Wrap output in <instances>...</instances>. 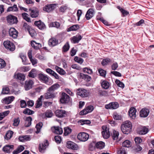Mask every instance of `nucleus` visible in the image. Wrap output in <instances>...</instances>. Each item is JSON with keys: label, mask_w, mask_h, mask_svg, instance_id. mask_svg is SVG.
<instances>
[{"label": "nucleus", "mask_w": 154, "mask_h": 154, "mask_svg": "<svg viewBox=\"0 0 154 154\" xmlns=\"http://www.w3.org/2000/svg\"><path fill=\"white\" fill-rule=\"evenodd\" d=\"M60 87V85L57 83L52 85L47 90V92L44 95V97L46 99L54 98L56 97V94L54 91Z\"/></svg>", "instance_id": "nucleus-1"}, {"label": "nucleus", "mask_w": 154, "mask_h": 154, "mask_svg": "<svg viewBox=\"0 0 154 154\" xmlns=\"http://www.w3.org/2000/svg\"><path fill=\"white\" fill-rule=\"evenodd\" d=\"M59 102L60 103L68 104L72 102V99L70 97L64 92H62L60 96Z\"/></svg>", "instance_id": "nucleus-2"}, {"label": "nucleus", "mask_w": 154, "mask_h": 154, "mask_svg": "<svg viewBox=\"0 0 154 154\" xmlns=\"http://www.w3.org/2000/svg\"><path fill=\"white\" fill-rule=\"evenodd\" d=\"M77 137L80 141L85 142L88 139L89 135L85 132H81L78 134Z\"/></svg>", "instance_id": "nucleus-3"}, {"label": "nucleus", "mask_w": 154, "mask_h": 154, "mask_svg": "<svg viewBox=\"0 0 154 154\" xmlns=\"http://www.w3.org/2000/svg\"><path fill=\"white\" fill-rule=\"evenodd\" d=\"M102 129L103 130L101 132L102 135L104 139H107L110 136L109 128H108L106 126L103 125L102 127Z\"/></svg>", "instance_id": "nucleus-4"}, {"label": "nucleus", "mask_w": 154, "mask_h": 154, "mask_svg": "<svg viewBox=\"0 0 154 154\" xmlns=\"http://www.w3.org/2000/svg\"><path fill=\"white\" fill-rule=\"evenodd\" d=\"M5 48L11 51H14L15 48V45L14 43L9 41H5L3 43Z\"/></svg>", "instance_id": "nucleus-5"}, {"label": "nucleus", "mask_w": 154, "mask_h": 154, "mask_svg": "<svg viewBox=\"0 0 154 154\" xmlns=\"http://www.w3.org/2000/svg\"><path fill=\"white\" fill-rule=\"evenodd\" d=\"M6 19L7 22L11 25L16 24L18 22L17 17L11 15L7 16Z\"/></svg>", "instance_id": "nucleus-6"}, {"label": "nucleus", "mask_w": 154, "mask_h": 154, "mask_svg": "<svg viewBox=\"0 0 154 154\" xmlns=\"http://www.w3.org/2000/svg\"><path fill=\"white\" fill-rule=\"evenodd\" d=\"M57 5L56 4H47L43 8V10L48 13H49L54 10L56 7Z\"/></svg>", "instance_id": "nucleus-7"}, {"label": "nucleus", "mask_w": 154, "mask_h": 154, "mask_svg": "<svg viewBox=\"0 0 154 154\" xmlns=\"http://www.w3.org/2000/svg\"><path fill=\"white\" fill-rule=\"evenodd\" d=\"M119 106V103L116 102H113L106 105L105 108L106 109H115L118 108Z\"/></svg>", "instance_id": "nucleus-8"}, {"label": "nucleus", "mask_w": 154, "mask_h": 154, "mask_svg": "<svg viewBox=\"0 0 154 154\" xmlns=\"http://www.w3.org/2000/svg\"><path fill=\"white\" fill-rule=\"evenodd\" d=\"M76 94L82 97H86L88 96L87 90L84 88H80L77 89Z\"/></svg>", "instance_id": "nucleus-9"}, {"label": "nucleus", "mask_w": 154, "mask_h": 154, "mask_svg": "<svg viewBox=\"0 0 154 154\" xmlns=\"http://www.w3.org/2000/svg\"><path fill=\"white\" fill-rule=\"evenodd\" d=\"M136 112L137 110L134 107L132 106L130 108L128 112V114L131 119H135L136 117Z\"/></svg>", "instance_id": "nucleus-10"}, {"label": "nucleus", "mask_w": 154, "mask_h": 154, "mask_svg": "<svg viewBox=\"0 0 154 154\" xmlns=\"http://www.w3.org/2000/svg\"><path fill=\"white\" fill-rule=\"evenodd\" d=\"M56 116L59 118H63L67 116L66 112L63 109L56 110L54 112Z\"/></svg>", "instance_id": "nucleus-11"}, {"label": "nucleus", "mask_w": 154, "mask_h": 154, "mask_svg": "<svg viewBox=\"0 0 154 154\" xmlns=\"http://www.w3.org/2000/svg\"><path fill=\"white\" fill-rule=\"evenodd\" d=\"M66 147L69 149L73 150H76L79 148L77 144L71 141H68L66 142Z\"/></svg>", "instance_id": "nucleus-12"}, {"label": "nucleus", "mask_w": 154, "mask_h": 154, "mask_svg": "<svg viewBox=\"0 0 154 154\" xmlns=\"http://www.w3.org/2000/svg\"><path fill=\"white\" fill-rule=\"evenodd\" d=\"M45 142L42 144H39V152L44 153L46 149V147L49 145V143L48 140H45Z\"/></svg>", "instance_id": "nucleus-13"}, {"label": "nucleus", "mask_w": 154, "mask_h": 154, "mask_svg": "<svg viewBox=\"0 0 154 154\" xmlns=\"http://www.w3.org/2000/svg\"><path fill=\"white\" fill-rule=\"evenodd\" d=\"M149 112V111L146 107L142 108L140 112V116L141 118H146L147 117Z\"/></svg>", "instance_id": "nucleus-14"}, {"label": "nucleus", "mask_w": 154, "mask_h": 154, "mask_svg": "<svg viewBox=\"0 0 154 154\" xmlns=\"http://www.w3.org/2000/svg\"><path fill=\"white\" fill-rule=\"evenodd\" d=\"M59 44L58 40L54 37L50 38L48 42V44L50 47H54Z\"/></svg>", "instance_id": "nucleus-15"}, {"label": "nucleus", "mask_w": 154, "mask_h": 154, "mask_svg": "<svg viewBox=\"0 0 154 154\" xmlns=\"http://www.w3.org/2000/svg\"><path fill=\"white\" fill-rule=\"evenodd\" d=\"M9 34L10 36L16 38L18 36V32L14 28H11L9 30Z\"/></svg>", "instance_id": "nucleus-16"}, {"label": "nucleus", "mask_w": 154, "mask_h": 154, "mask_svg": "<svg viewBox=\"0 0 154 154\" xmlns=\"http://www.w3.org/2000/svg\"><path fill=\"white\" fill-rule=\"evenodd\" d=\"M94 14V10L92 8H90L87 11L85 17L87 20H88L91 19Z\"/></svg>", "instance_id": "nucleus-17"}, {"label": "nucleus", "mask_w": 154, "mask_h": 154, "mask_svg": "<svg viewBox=\"0 0 154 154\" xmlns=\"http://www.w3.org/2000/svg\"><path fill=\"white\" fill-rule=\"evenodd\" d=\"M14 149V146L13 145H7L3 147V150L5 152L10 153Z\"/></svg>", "instance_id": "nucleus-18"}, {"label": "nucleus", "mask_w": 154, "mask_h": 154, "mask_svg": "<svg viewBox=\"0 0 154 154\" xmlns=\"http://www.w3.org/2000/svg\"><path fill=\"white\" fill-rule=\"evenodd\" d=\"M14 99V97L11 96L5 97L2 100V102L3 103L6 104H9L11 103Z\"/></svg>", "instance_id": "nucleus-19"}, {"label": "nucleus", "mask_w": 154, "mask_h": 154, "mask_svg": "<svg viewBox=\"0 0 154 154\" xmlns=\"http://www.w3.org/2000/svg\"><path fill=\"white\" fill-rule=\"evenodd\" d=\"M33 84V82L31 80L26 81L24 85L25 90L26 91H28L32 88Z\"/></svg>", "instance_id": "nucleus-20"}, {"label": "nucleus", "mask_w": 154, "mask_h": 154, "mask_svg": "<svg viewBox=\"0 0 154 154\" xmlns=\"http://www.w3.org/2000/svg\"><path fill=\"white\" fill-rule=\"evenodd\" d=\"M39 80L44 83H48L49 78L46 75L42 73H39Z\"/></svg>", "instance_id": "nucleus-21"}, {"label": "nucleus", "mask_w": 154, "mask_h": 154, "mask_svg": "<svg viewBox=\"0 0 154 154\" xmlns=\"http://www.w3.org/2000/svg\"><path fill=\"white\" fill-rule=\"evenodd\" d=\"M82 38V36L80 35L77 37V35L71 38V42L73 43H77Z\"/></svg>", "instance_id": "nucleus-22"}, {"label": "nucleus", "mask_w": 154, "mask_h": 154, "mask_svg": "<svg viewBox=\"0 0 154 154\" xmlns=\"http://www.w3.org/2000/svg\"><path fill=\"white\" fill-rule=\"evenodd\" d=\"M122 147L129 148L132 146V143L128 140H125L122 143Z\"/></svg>", "instance_id": "nucleus-23"}, {"label": "nucleus", "mask_w": 154, "mask_h": 154, "mask_svg": "<svg viewBox=\"0 0 154 154\" xmlns=\"http://www.w3.org/2000/svg\"><path fill=\"white\" fill-rule=\"evenodd\" d=\"M18 139L20 142H24L25 141L30 140V138L29 135H21L19 136Z\"/></svg>", "instance_id": "nucleus-24"}, {"label": "nucleus", "mask_w": 154, "mask_h": 154, "mask_svg": "<svg viewBox=\"0 0 154 154\" xmlns=\"http://www.w3.org/2000/svg\"><path fill=\"white\" fill-rule=\"evenodd\" d=\"M124 126L127 128L128 130L127 131H128L130 129H132V125L131 122L130 121H126L121 125V126L124 127Z\"/></svg>", "instance_id": "nucleus-25"}, {"label": "nucleus", "mask_w": 154, "mask_h": 154, "mask_svg": "<svg viewBox=\"0 0 154 154\" xmlns=\"http://www.w3.org/2000/svg\"><path fill=\"white\" fill-rule=\"evenodd\" d=\"M25 127H28L30 126L31 124L32 118L30 116H28L25 118Z\"/></svg>", "instance_id": "nucleus-26"}, {"label": "nucleus", "mask_w": 154, "mask_h": 154, "mask_svg": "<svg viewBox=\"0 0 154 154\" xmlns=\"http://www.w3.org/2000/svg\"><path fill=\"white\" fill-rule=\"evenodd\" d=\"M96 148L100 149H103L105 146V143L102 141H100L96 142Z\"/></svg>", "instance_id": "nucleus-27"}, {"label": "nucleus", "mask_w": 154, "mask_h": 154, "mask_svg": "<svg viewBox=\"0 0 154 154\" xmlns=\"http://www.w3.org/2000/svg\"><path fill=\"white\" fill-rule=\"evenodd\" d=\"M80 28L78 24L73 25L67 29V31L70 32L71 31H76Z\"/></svg>", "instance_id": "nucleus-28"}, {"label": "nucleus", "mask_w": 154, "mask_h": 154, "mask_svg": "<svg viewBox=\"0 0 154 154\" xmlns=\"http://www.w3.org/2000/svg\"><path fill=\"white\" fill-rule=\"evenodd\" d=\"M149 131L148 129L146 127L144 126L138 131V133L140 135H144L147 134Z\"/></svg>", "instance_id": "nucleus-29"}, {"label": "nucleus", "mask_w": 154, "mask_h": 154, "mask_svg": "<svg viewBox=\"0 0 154 154\" xmlns=\"http://www.w3.org/2000/svg\"><path fill=\"white\" fill-rule=\"evenodd\" d=\"M96 141H93L88 146V149L89 151H92L94 150L96 147Z\"/></svg>", "instance_id": "nucleus-30"}, {"label": "nucleus", "mask_w": 154, "mask_h": 154, "mask_svg": "<svg viewBox=\"0 0 154 154\" xmlns=\"http://www.w3.org/2000/svg\"><path fill=\"white\" fill-rule=\"evenodd\" d=\"M24 147L22 145L19 146L17 149L14 150L13 152V154H18L24 149Z\"/></svg>", "instance_id": "nucleus-31"}, {"label": "nucleus", "mask_w": 154, "mask_h": 154, "mask_svg": "<svg viewBox=\"0 0 154 154\" xmlns=\"http://www.w3.org/2000/svg\"><path fill=\"white\" fill-rule=\"evenodd\" d=\"M54 129L55 130L54 133L57 134L61 135L63 132V129L61 128H60L59 126H55L53 127Z\"/></svg>", "instance_id": "nucleus-32"}, {"label": "nucleus", "mask_w": 154, "mask_h": 154, "mask_svg": "<svg viewBox=\"0 0 154 154\" xmlns=\"http://www.w3.org/2000/svg\"><path fill=\"white\" fill-rule=\"evenodd\" d=\"M70 48L69 42H67L62 48V51L63 53H66L68 51Z\"/></svg>", "instance_id": "nucleus-33"}, {"label": "nucleus", "mask_w": 154, "mask_h": 154, "mask_svg": "<svg viewBox=\"0 0 154 154\" xmlns=\"http://www.w3.org/2000/svg\"><path fill=\"white\" fill-rule=\"evenodd\" d=\"M53 113L51 110H48L45 112V114H43L42 116H46L48 118L51 117L53 115Z\"/></svg>", "instance_id": "nucleus-34"}, {"label": "nucleus", "mask_w": 154, "mask_h": 154, "mask_svg": "<svg viewBox=\"0 0 154 154\" xmlns=\"http://www.w3.org/2000/svg\"><path fill=\"white\" fill-rule=\"evenodd\" d=\"M101 86L102 88L104 89H108L109 86V83L107 81L103 80L101 83Z\"/></svg>", "instance_id": "nucleus-35"}, {"label": "nucleus", "mask_w": 154, "mask_h": 154, "mask_svg": "<svg viewBox=\"0 0 154 154\" xmlns=\"http://www.w3.org/2000/svg\"><path fill=\"white\" fill-rule=\"evenodd\" d=\"M111 61V59L109 58H106L103 59L101 62V65L103 66H105L107 65L109 63H110Z\"/></svg>", "instance_id": "nucleus-36"}, {"label": "nucleus", "mask_w": 154, "mask_h": 154, "mask_svg": "<svg viewBox=\"0 0 154 154\" xmlns=\"http://www.w3.org/2000/svg\"><path fill=\"white\" fill-rule=\"evenodd\" d=\"M55 68L57 72L60 74L61 75H64L66 74V72L64 70L59 66H56L55 67Z\"/></svg>", "instance_id": "nucleus-37"}, {"label": "nucleus", "mask_w": 154, "mask_h": 154, "mask_svg": "<svg viewBox=\"0 0 154 154\" xmlns=\"http://www.w3.org/2000/svg\"><path fill=\"white\" fill-rule=\"evenodd\" d=\"M14 132L11 131H8L6 134L5 138V139L8 140L12 137Z\"/></svg>", "instance_id": "nucleus-38"}, {"label": "nucleus", "mask_w": 154, "mask_h": 154, "mask_svg": "<svg viewBox=\"0 0 154 154\" xmlns=\"http://www.w3.org/2000/svg\"><path fill=\"white\" fill-rule=\"evenodd\" d=\"M60 24L59 22H51L49 24V26L50 27H55L57 28H58L60 26Z\"/></svg>", "instance_id": "nucleus-39"}, {"label": "nucleus", "mask_w": 154, "mask_h": 154, "mask_svg": "<svg viewBox=\"0 0 154 154\" xmlns=\"http://www.w3.org/2000/svg\"><path fill=\"white\" fill-rule=\"evenodd\" d=\"M127 149L122 147H120L119 150H117V154H127Z\"/></svg>", "instance_id": "nucleus-40"}, {"label": "nucleus", "mask_w": 154, "mask_h": 154, "mask_svg": "<svg viewBox=\"0 0 154 154\" xmlns=\"http://www.w3.org/2000/svg\"><path fill=\"white\" fill-rule=\"evenodd\" d=\"M20 57L21 59L22 62L24 65H28L30 64L28 62L26 56L23 54H21L20 55Z\"/></svg>", "instance_id": "nucleus-41"}, {"label": "nucleus", "mask_w": 154, "mask_h": 154, "mask_svg": "<svg viewBox=\"0 0 154 154\" xmlns=\"http://www.w3.org/2000/svg\"><path fill=\"white\" fill-rule=\"evenodd\" d=\"M64 130L63 134L65 136L68 135L72 131V129L69 127L64 128Z\"/></svg>", "instance_id": "nucleus-42"}, {"label": "nucleus", "mask_w": 154, "mask_h": 154, "mask_svg": "<svg viewBox=\"0 0 154 154\" xmlns=\"http://www.w3.org/2000/svg\"><path fill=\"white\" fill-rule=\"evenodd\" d=\"M112 116L114 120H120L122 119V117L121 115H119L116 112L113 113Z\"/></svg>", "instance_id": "nucleus-43"}, {"label": "nucleus", "mask_w": 154, "mask_h": 154, "mask_svg": "<svg viewBox=\"0 0 154 154\" xmlns=\"http://www.w3.org/2000/svg\"><path fill=\"white\" fill-rule=\"evenodd\" d=\"M121 128L122 132L125 134H128L130 133L132 131V129H130L129 130V132L127 131L128 130L127 128H126L125 126H124V127L121 126Z\"/></svg>", "instance_id": "nucleus-44"}, {"label": "nucleus", "mask_w": 154, "mask_h": 154, "mask_svg": "<svg viewBox=\"0 0 154 154\" xmlns=\"http://www.w3.org/2000/svg\"><path fill=\"white\" fill-rule=\"evenodd\" d=\"M115 82L118 87L121 88L122 89L125 87L124 84L119 80L116 79L115 81Z\"/></svg>", "instance_id": "nucleus-45"}, {"label": "nucleus", "mask_w": 154, "mask_h": 154, "mask_svg": "<svg viewBox=\"0 0 154 154\" xmlns=\"http://www.w3.org/2000/svg\"><path fill=\"white\" fill-rule=\"evenodd\" d=\"M98 72L100 76L104 77H105L106 73V70L102 68H100L98 69Z\"/></svg>", "instance_id": "nucleus-46"}, {"label": "nucleus", "mask_w": 154, "mask_h": 154, "mask_svg": "<svg viewBox=\"0 0 154 154\" xmlns=\"http://www.w3.org/2000/svg\"><path fill=\"white\" fill-rule=\"evenodd\" d=\"M30 44L34 49L36 50L38 49V43H36L35 41H32Z\"/></svg>", "instance_id": "nucleus-47"}, {"label": "nucleus", "mask_w": 154, "mask_h": 154, "mask_svg": "<svg viewBox=\"0 0 154 154\" xmlns=\"http://www.w3.org/2000/svg\"><path fill=\"white\" fill-rule=\"evenodd\" d=\"M17 11L18 8L16 5H14L13 6L8 7L7 10V11L8 12L11 11Z\"/></svg>", "instance_id": "nucleus-48"}, {"label": "nucleus", "mask_w": 154, "mask_h": 154, "mask_svg": "<svg viewBox=\"0 0 154 154\" xmlns=\"http://www.w3.org/2000/svg\"><path fill=\"white\" fill-rule=\"evenodd\" d=\"M78 123H81V125H83L84 124L89 125L91 124V122L89 120L81 119L78 122Z\"/></svg>", "instance_id": "nucleus-49"}, {"label": "nucleus", "mask_w": 154, "mask_h": 154, "mask_svg": "<svg viewBox=\"0 0 154 154\" xmlns=\"http://www.w3.org/2000/svg\"><path fill=\"white\" fill-rule=\"evenodd\" d=\"M119 135V133L118 131L116 130H114L113 134H111L112 139L114 140L118 139Z\"/></svg>", "instance_id": "nucleus-50"}, {"label": "nucleus", "mask_w": 154, "mask_h": 154, "mask_svg": "<svg viewBox=\"0 0 154 154\" xmlns=\"http://www.w3.org/2000/svg\"><path fill=\"white\" fill-rule=\"evenodd\" d=\"M23 113L25 114H27L29 115H31L34 113V111L31 110H30L29 108H26L23 112Z\"/></svg>", "instance_id": "nucleus-51"}, {"label": "nucleus", "mask_w": 154, "mask_h": 154, "mask_svg": "<svg viewBox=\"0 0 154 154\" xmlns=\"http://www.w3.org/2000/svg\"><path fill=\"white\" fill-rule=\"evenodd\" d=\"M22 15L23 18L27 22L30 23L31 20L30 18L28 17V15L26 13H23L22 14Z\"/></svg>", "instance_id": "nucleus-52"}, {"label": "nucleus", "mask_w": 154, "mask_h": 154, "mask_svg": "<svg viewBox=\"0 0 154 154\" xmlns=\"http://www.w3.org/2000/svg\"><path fill=\"white\" fill-rule=\"evenodd\" d=\"M74 60L80 64H82L84 62L83 59L81 58H79L77 56H75L74 59Z\"/></svg>", "instance_id": "nucleus-53"}, {"label": "nucleus", "mask_w": 154, "mask_h": 154, "mask_svg": "<svg viewBox=\"0 0 154 154\" xmlns=\"http://www.w3.org/2000/svg\"><path fill=\"white\" fill-rule=\"evenodd\" d=\"M25 76L23 74L18 73L17 75L16 79L20 80L23 81L25 79Z\"/></svg>", "instance_id": "nucleus-54"}, {"label": "nucleus", "mask_w": 154, "mask_h": 154, "mask_svg": "<svg viewBox=\"0 0 154 154\" xmlns=\"http://www.w3.org/2000/svg\"><path fill=\"white\" fill-rule=\"evenodd\" d=\"M46 26L44 23L39 20V29L43 30L46 29Z\"/></svg>", "instance_id": "nucleus-55"}, {"label": "nucleus", "mask_w": 154, "mask_h": 154, "mask_svg": "<svg viewBox=\"0 0 154 154\" xmlns=\"http://www.w3.org/2000/svg\"><path fill=\"white\" fill-rule=\"evenodd\" d=\"M36 72L35 70L33 69L31 70L30 72L29 73L28 76L29 77L34 78L36 76L35 72Z\"/></svg>", "instance_id": "nucleus-56"}, {"label": "nucleus", "mask_w": 154, "mask_h": 154, "mask_svg": "<svg viewBox=\"0 0 154 154\" xmlns=\"http://www.w3.org/2000/svg\"><path fill=\"white\" fill-rule=\"evenodd\" d=\"M6 66L5 61L3 59L0 58V69L4 68Z\"/></svg>", "instance_id": "nucleus-57"}, {"label": "nucleus", "mask_w": 154, "mask_h": 154, "mask_svg": "<svg viewBox=\"0 0 154 154\" xmlns=\"http://www.w3.org/2000/svg\"><path fill=\"white\" fill-rule=\"evenodd\" d=\"M28 31L30 35L32 37H34L36 35V33L35 30L31 28Z\"/></svg>", "instance_id": "nucleus-58"}, {"label": "nucleus", "mask_w": 154, "mask_h": 154, "mask_svg": "<svg viewBox=\"0 0 154 154\" xmlns=\"http://www.w3.org/2000/svg\"><path fill=\"white\" fill-rule=\"evenodd\" d=\"M143 23H144V20L143 19H141L137 23L133 24V27H135L136 26H139Z\"/></svg>", "instance_id": "nucleus-59"}, {"label": "nucleus", "mask_w": 154, "mask_h": 154, "mask_svg": "<svg viewBox=\"0 0 154 154\" xmlns=\"http://www.w3.org/2000/svg\"><path fill=\"white\" fill-rule=\"evenodd\" d=\"M54 140L56 142L57 144H60L62 140V138L61 136L57 135L54 137Z\"/></svg>", "instance_id": "nucleus-60"}, {"label": "nucleus", "mask_w": 154, "mask_h": 154, "mask_svg": "<svg viewBox=\"0 0 154 154\" xmlns=\"http://www.w3.org/2000/svg\"><path fill=\"white\" fill-rule=\"evenodd\" d=\"M30 14L32 17H36L38 16V13L37 11L32 10Z\"/></svg>", "instance_id": "nucleus-61"}, {"label": "nucleus", "mask_w": 154, "mask_h": 154, "mask_svg": "<svg viewBox=\"0 0 154 154\" xmlns=\"http://www.w3.org/2000/svg\"><path fill=\"white\" fill-rule=\"evenodd\" d=\"M134 141L136 145H137L139 144L142 142V140L140 137H136L134 138Z\"/></svg>", "instance_id": "nucleus-62"}, {"label": "nucleus", "mask_w": 154, "mask_h": 154, "mask_svg": "<svg viewBox=\"0 0 154 154\" xmlns=\"http://www.w3.org/2000/svg\"><path fill=\"white\" fill-rule=\"evenodd\" d=\"M20 122V120L19 119V118L14 119V121L13 125L15 126H17L19 125Z\"/></svg>", "instance_id": "nucleus-63"}, {"label": "nucleus", "mask_w": 154, "mask_h": 154, "mask_svg": "<svg viewBox=\"0 0 154 154\" xmlns=\"http://www.w3.org/2000/svg\"><path fill=\"white\" fill-rule=\"evenodd\" d=\"M111 73L117 77H121L122 76V74L120 72L116 71H111Z\"/></svg>", "instance_id": "nucleus-64"}]
</instances>
